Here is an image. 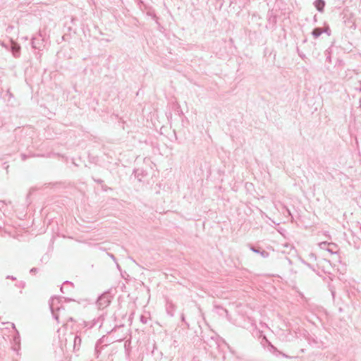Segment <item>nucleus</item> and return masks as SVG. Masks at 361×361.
I'll list each match as a JSON object with an SVG mask.
<instances>
[{
	"mask_svg": "<svg viewBox=\"0 0 361 361\" xmlns=\"http://www.w3.org/2000/svg\"><path fill=\"white\" fill-rule=\"evenodd\" d=\"M260 254L262 255V256L263 257H268V253L267 252H265V251L261 252Z\"/></svg>",
	"mask_w": 361,
	"mask_h": 361,
	"instance_id": "8",
	"label": "nucleus"
},
{
	"mask_svg": "<svg viewBox=\"0 0 361 361\" xmlns=\"http://www.w3.org/2000/svg\"><path fill=\"white\" fill-rule=\"evenodd\" d=\"M331 245V243H329L327 242H321L318 244L319 247L320 249H322V250H327L328 252H331V254H333L334 252L329 249L327 247L329 245Z\"/></svg>",
	"mask_w": 361,
	"mask_h": 361,
	"instance_id": "4",
	"label": "nucleus"
},
{
	"mask_svg": "<svg viewBox=\"0 0 361 361\" xmlns=\"http://www.w3.org/2000/svg\"><path fill=\"white\" fill-rule=\"evenodd\" d=\"M80 343L81 338L79 336H76L74 339V348H75L77 345H80Z\"/></svg>",
	"mask_w": 361,
	"mask_h": 361,
	"instance_id": "6",
	"label": "nucleus"
},
{
	"mask_svg": "<svg viewBox=\"0 0 361 361\" xmlns=\"http://www.w3.org/2000/svg\"><path fill=\"white\" fill-rule=\"evenodd\" d=\"M11 51L14 57L17 58L20 56V47L17 43L11 41Z\"/></svg>",
	"mask_w": 361,
	"mask_h": 361,
	"instance_id": "2",
	"label": "nucleus"
},
{
	"mask_svg": "<svg viewBox=\"0 0 361 361\" xmlns=\"http://www.w3.org/2000/svg\"><path fill=\"white\" fill-rule=\"evenodd\" d=\"M31 44H32V48H34V49H37L38 48V47L36 45V42H35V38L32 39V43Z\"/></svg>",
	"mask_w": 361,
	"mask_h": 361,
	"instance_id": "7",
	"label": "nucleus"
},
{
	"mask_svg": "<svg viewBox=\"0 0 361 361\" xmlns=\"http://www.w3.org/2000/svg\"><path fill=\"white\" fill-rule=\"evenodd\" d=\"M251 250L255 253H259V251L255 247H251Z\"/></svg>",
	"mask_w": 361,
	"mask_h": 361,
	"instance_id": "9",
	"label": "nucleus"
},
{
	"mask_svg": "<svg viewBox=\"0 0 361 361\" xmlns=\"http://www.w3.org/2000/svg\"><path fill=\"white\" fill-rule=\"evenodd\" d=\"M314 5L319 12H323L325 1L324 0H315Z\"/></svg>",
	"mask_w": 361,
	"mask_h": 361,
	"instance_id": "3",
	"label": "nucleus"
},
{
	"mask_svg": "<svg viewBox=\"0 0 361 361\" xmlns=\"http://www.w3.org/2000/svg\"><path fill=\"white\" fill-rule=\"evenodd\" d=\"M59 299L58 298H52L49 302L51 311L52 314L56 320H58V319H59V314L55 313L56 310L59 311L60 310V307L56 306L57 303H59Z\"/></svg>",
	"mask_w": 361,
	"mask_h": 361,
	"instance_id": "1",
	"label": "nucleus"
},
{
	"mask_svg": "<svg viewBox=\"0 0 361 361\" xmlns=\"http://www.w3.org/2000/svg\"><path fill=\"white\" fill-rule=\"evenodd\" d=\"M322 32L323 30L321 28L317 27L313 30L312 34L313 37L316 39L318 38L322 35Z\"/></svg>",
	"mask_w": 361,
	"mask_h": 361,
	"instance_id": "5",
	"label": "nucleus"
},
{
	"mask_svg": "<svg viewBox=\"0 0 361 361\" xmlns=\"http://www.w3.org/2000/svg\"><path fill=\"white\" fill-rule=\"evenodd\" d=\"M108 255L111 257V259H112L113 260L115 261L116 259H115L114 256L112 254H108Z\"/></svg>",
	"mask_w": 361,
	"mask_h": 361,
	"instance_id": "10",
	"label": "nucleus"
}]
</instances>
